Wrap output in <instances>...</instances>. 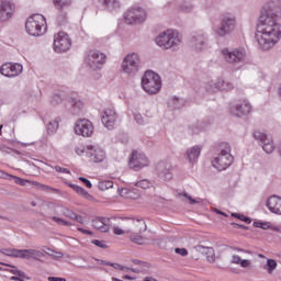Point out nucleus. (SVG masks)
<instances>
[{
  "instance_id": "nucleus-3",
  "label": "nucleus",
  "mask_w": 281,
  "mask_h": 281,
  "mask_svg": "<svg viewBox=\"0 0 281 281\" xmlns=\"http://www.w3.org/2000/svg\"><path fill=\"white\" fill-rule=\"evenodd\" d=\"M234 164V156H232V147L227 143L220 144L218 155L212 161V166L216 170H227Z\"/></svg>"
},
{
  "instance_id": "nucleus-12",
  "label": "nucleus",
  "mask_w": 281,
  "mask_h": 281,
  "mask_svg": "<svg viewBox=\"0 0 281 281\" xmlns=\"http://www.w3.org/2000/svg\"><path fill=\"white\" fill-rule=\"evenodd\" d=\"M222 54L226 63H229L231 65H234V63H243L246 56L244 48L234 49L233 52L226 48L222 50Z\"/></svg>"
},
{
  "instance_id": "nucleus-36",
  "label": "nucleus",
  "mask_w": 281,
  "mask_h": 281,
  "mask_svg": "<svg viewBox=\"0 0 281 281\" xmlns=\"http://www.w3.org/2000/svg\"><path fill=\"white\" fill-rule=\"evenodd\" d=\"M32 184H33V186H36V188H37L38 190H43V191H45V190H50V192H56L57 194H58V192H60V190H58V189L52 188V187H49V186H47V184H42V183L36 182V181H33Z\"/></svg>"
},
{
  "instance_id": "nucleus-8",
  "label": "nucleus",
  "mask_w": 281,
  "mask_h": 281,
  "mask_svg": "<svg viewBox=\"0 0 281 281\" xmlns=\"http://www.w3.org/2000/svg\"><path fill=\"white\" fill-rule=\"evenodd\" d=\"M123 221H125L124 225L127 227L126 234H142V232L148 229L144 220L123 217Z\"/></svg>"
},
{
  "instance_id": "nucleus-19",
  "label": "nucleus",
  "mask_w": 281,
  "mask_h": 281,
  "mask_svg": "<svg viewBox=\"0 0 281 281\" xmlns=\"http://www.w3.org/2000/svg\"><path fill=\"white\" fill-rule=\"evenodd\" d=\"M54 50L58 52L59 54L63 52H67L71 47V40L67 36H57L54 40Z\"/></svg>"
},
{
  "instance_id": "nucleus-46",
  "label": "nucleus",
  "mask_w": 281,
  "mask_h": 281,
  "mask_svg": "<svg viewBox=\"0 0 281 281\" xmlns=\"http://www.w3.org/2000/svg\"><path fill=\"white\" fill-rule=\"evenodd\" d=\"M63 102V97L60 94H54L50 100V104L53 106H57V104H60Z\"/></svg>"
},
{
  "instance_id": "nucleus-38",
  "label": "nucleus",
  "mask_w": 281,
  "mask_h": 281,
  "mask_svg": "<svg viewBox=\"0 0 281 281\" xmlns=\"http://www.w3.org/2000/svg\"><path fill=\"white\" fill-rule=\"evenodd\" d=\"M75 192H77V194H81V196L88 199V201H93V195L87 192V190H85L82 187H77Z\"/></svg>"
},
{
  "instance_id": "nucleus-47",
  "label": "nucleus",
  "mask_w": 281,
  "mask_h": 281,
  "mask_svg": "<svg viewBox=\"0 0 281 281\" xmlns=\"http://www.w3.org/2000/svg\"><path fill=\"white\" fill-rule=\"evenodd\" d=\"M232 216L234 218H238L239 221H244V223H248V224L251 223V218H249V217H247V216H245L243 214L232 213Z\"/></svg>"
},
{
  "instance_id": "nucleus-6",
  "label": "nucleus",
  "mask_w": 281,
  "mask_h": 281,
  "mask_svg": "<svg viewBox=\"0 0 281 281\" xmlns=\"http://www.w3.org/2000/svg\"><path fill=\"white\" fill-rule=\"evenodd\" d=\"M139 55L133 53L125 56L122 64V69L124 74H128L130 76H135L137 71H139L140 65Z\"/></svg>"
},
{
  "instance_id": "nucleus-27",
  "label": "nucleus",
  "mask_w": 281,
  "mask_h": 281,
  "mask_svg": "<svg viewBox=\"0 0 281 281\" xmlns=\"http://www.w3.org/2000/svg\"><path fill=\"white\" fill-rule=\"evenodd\" d=\"M201 155V148L199 146H193L187 150V159L190 164H196Z\"/></svg>"
},
{
  "instance_id": "nucleus-26",
  "label": "nucleus",
  "mask_w": 281,
  "mask_h": 281,
  "mask_svg": "<svg viewBox=\"0 0 281 281\" xmlns=\"http://www.w3.org/2000/svg\"><path fill=\"white\" fill-rule=\"evenodd\" d=\"M99 2L108 12H119L120 8H122L120 0H99Z\"/></svg>"
},
{
  "instance_id": "nucleus-4",
  "label": "nucleus",
  "mask_w": 281,
  "mask_h": 281,
  "mask_svg": "<svg viewBox=\"0 0 281 281\" xmlns=\"http://www.w3.org/2000/svg\"><path fill=\"white\" fill-rule=\"evenodd\" d=\"M142 88L149 95H155L161 90V77H159L155 71L147 70L142 78Z\"/></svg>"
},
{
  "instance_id": "nucleus-41",
  "label": "nucleus",
  "mask_w": 281,
  "mask_h": 281,
  "mask_svg": "<svg viewBox=\"0 0 281 281\" xmlns=\"http://www.w3.org/2000/svg\"><path fill=\"white\" fill-rule=\"evenodd\" d=\"M54 4L56 5V8H59L61 10V8H67V5H70L71 0H54Z\"/></svg>"
},
{
  "instance_id": "nucleus-29",
  "label": "nucleus",
  "mask_w": 281,
  "mask_h": 281,
  "mask_svg": "<svg viewBox=\"0 0 281 281\" xmlns=\"http://www.w3.org/2000/svg\"><path fill=\"white\" fill-rule=\"evenodd\" d=\"M215 87L216 89H220V91H232L234 89V85L232 82L223 79L217 80Z\"/></svg>"
},
{
  "instance_id": "nucleus-53",
  "label": "nucleus",
  "mask_w": 281,
  "mask_h": 281,
  "mask_svg": "<svg viewBox=\"0 0 281 281\" xmlns=\"http://www.w3.org/2000/svg\"><path fill=\"white\" fill-rule=\"evenodd\" d=\"M184 199H188L190 205H195V203H199V200L193 199L192 196H190V194L188 193H183Z\"/></svg>"
},
{
  "instance_id": "nucleus-11",
  "label": "nucleus",
  "mask_w": 281,
  "mask_h": 281,
  "mask_svg": "<svg viewBox=\"0 0 281 281\" xmlns=\"http://www.w3.org/2000/svg\"><path fill=\"white\" fill-rule=\"evenodd\" d=\"M149 161L146 155L139 154L137 151H133L132 156L128 161V167L132 170H142V168H146L148 166Z\"/></svg>"
},
{
  "instance_id": "nucleus-55",
  "label": "nucleus",
  "mask_w": 281,
  "mask_h": 281,
  "mask_svg": "<svg viewBox=\"0 0 281 281\" xmlns=\"http://www.w3.org/2000/svg\"><path fill=\"white\" fill-rule=\"evenodd\" d=\"M79 181H81V183L86 184V187L88 188H93V184L91 183V181H89V179L85 177H79Z\"/></svg>"
},
{
  "instance_id": "nucleus-22",
  "label": "nucleus",
  "mask_w": 281,
  "mask_h": 281,
  "mask_svg": "<svg viewBox=\"0 0 281 281\" xmlns=\"http://www.w3.org/2000/svg\"><path fill=\"white\" fill-rule=\"evenodd\" d=\"M111 218L109 217H98L95 220H92V227L94 229H98L99 232L106 233L109 229H111V226H109V222Z\"/></svg>"
},
{
  "instance_id": "nucleus-31",
  "label": "nucleus",
  "mask_w": 281,
  "mask_h": 281,
  "mask_svg": "<svg viewBox=\"0 0 281 281\" xmlns=\"http://www.w3.org/2000/svg\"><path fill=\"white\" fill-rule=\"evenodd\" d=\"M43 251H44V254H46V256H49L54 260H58L59 258H63V252L61 251L52 250L47 246L43 247Z\"/></svg>"
},
{
  "instance_id": "nucleus-37",
  "label": "nucleus",
  "mask_w": 281,
  "mask_h": 281,
  "mask_svg": "<svg viewBox=\"0 0 281 281\" xmlns=\"http://www.w3.org/2000/svg\"><path fill=\"white\" fill-rule=\"evenodd\" d=\"M98 188L102 192H104L105 190H111V188H113V181L111 180L100 181L98 184Z\"/></svg>"
},
{
  "instance_id": "nucleus-33",
  "label": "nucleus",
  "mask_w": 281,
  "mask_h": 281,
  "mask_svg": "<svg viewBox=\"0 0 281 281\" xmlns=\"http://www.w3.org/2000/svg\"><path fill=\"white\" fill-rule=\"evenodd\" d=\"M263 269L268 271V273H273V271L278 269V262L273 259H268L267 263L263 266Z\"/></svg>"
},
{
  "instance_id": "nucleus-52",
  "label": "nucleus",
  "mask_w": 281,
  "mask_h": 281,
  "mask_svg": "<svg viewBox=\"0 0 281 281\" xmlns=\"http://www.w3.org/2000/svg\"><path fill=\"white\" fill-rule=\"evenodd\" d=\"M239 265H240V267L243 269H249V268H251V260H249V259H241Z\"/></svg>"
},
{
  "instance_id": "nucleus-21",
  "label": "nucleus",
  "mask_w": 281,
  "mask_h": 281,
  "mask_svg": "<svg viewBox=\"0 0 281 281\" xmlns=\"http://www.w3.org/2000/svg\"><path fill=\"white\" fill-rule=\"evenodd\" d=\"M267 207L272 214H281V198L272 195L267 201Z\"/></svg>"
},
{
  "instance_id": "nucleus-18",
  "label": "nucleus",
  "mask_w": 281,
  "mask_h": 281,
  "mask_svg": "<svg viewBox=\"0 0 281 281\" xmlns=\"http://www.w3.org/2000/svg\"><path fill=\"white\" fill-rule=\"evenodd\" d=\"M251 113V104L247 101H241L231 108V114L234 117H244V115H249Z\"/></svg>"
},
{
  "instance_id": "nucleus-60",
  "label": "nucleus",
  "mask_w": 281,
  "mask_h": 281,
  "mask_svg": "<svg viewBox=\"0 0 281 281\" xmlns=\"http://www.w3.org/2000/svg\"><path fill=\"white\" fill-rule=\"evenodd\" d=\"M78 232H81V234H86L87 236H93V232L85 229L82 227H78Z\"/></svg>"
},
{
  "instance_id": "nucleus-23",
  "label": "nucleus",
  "mask_w": 281,
  "mask_h": 281,
  "mask_svg": "<svg viewBox=\"0 0 281 281\" xmlns=\"http://www.w3.org/2000/svg\"><path fill=\"white\" fill-rule=\"evenodd\" d=\"M195 251H199L200 254L206 255L207 262L214 263L216 262V254L214 252V248L212 247H205L203 245H196L194 246Z\"/></svg>"
},
{
  "instance_id": "nucleus-58",
  "label": "nucleus",
  "mask_w": 281,
  "mask_h": 281,
  "mask_svg": "<svg viewBox=\"0 0 281 281\" xmlns=\"http://www.w3.org/2000/svg\"><path fill=\"white\" fill-rule=\"evenodd\" d=\"M241 260H243V259H240V257H239L238 255H234V256L232 257L231 262H232V265H240Z\"/></svg>"
},
{
  "instance_id": "nucleus-10",
  "label": "nucleus",
  "mask_w": 281,
  "mask_h": 281,
  "mask_svg": "<svg viewBox=\"0 0 281 281\" xmlns=\"http://www.w3.org/2000/svg\"><path fill=\"white\" fill-rule=\"evenodd\" d=\"M86 157L92 161V164H102L106 159V153L93 145L87 146Z\"/></svg>"
},
{
  "instance_id": "nucleus-61",
  "label": "nucleus",
  "mask_w": 281,
  "mask_h": 281,
  "mask_svg": "<svg viewBox=\"0 0 281 281\" xmlns=\"http://www.w3.org/2000/svg\"><path fill=\"white\" fill-rule=\"evenodd\" d=\"M193 5L189 4V3H184L183 7H181V10H183L184 12H190L191 10H193Z\"/></svg>"
},
{
  "instance_id": "nucleus-62",
  "label": "nucleus",
  "mask_w": 281,
  "mask_h": 281,
  "mask_svg": "<svg viewBox=\"0 0 281 281\" xmlns=\"http://www.w3.org/2000/svg\"><path fill=\"white\" fill-rule=\"evenodd\" d=\"M74 221H76L77 223H80L81 225L85 224V217H82V215L76 214Z\"/></svg>"
},
{
  "instance_id": "nucleus-32",
  "label": "nucleus",
  "mask_w": 281,
  "mask_h": 281,
  "mask_svg": "<svg viewBox=\"0 0 281 281\" xmlns=\"http://www.w3.org/2000/svg\"><path fill=\"white\" fill-rule=\"evenodd\" d=\"M70 104L72 106V113L77 114V113H80V111H82V101H80L79 99L77 98H72L70 99Z\"/></svg>"
},
{
  "instance_id": "nucleus-44",
  "label": "nucleus",
  "mask_w": 281,
  "mask_h": 281,
  "mask_svg": "<svg viewBox=\"0 0 281 281\" xmlns=\"http://www.w3.org/2000/svg\"><path fill=\"white\" fill-rule=\"evenodd\" d=\"M192 46L194 47V49H198V52H201V49H203V41L196 37H193Z\"/></svg>"
},
{
  "instance_id": "nucleus-14",
  "label": "nucleus",
  "mask_w": 281,
  "mask_h": 281,
  "mask_svg": "<svg viewBox=\"0 0 281 281\" xmlns=\"http://www.w3.org/2000/svg\"><path fill=\"white\" fill-rule=\"evenodd\" d=\"M254 138L262 144V149L265 150V153H267V155H271V153L276 150L273 139L267 137V134L257 131L254 133Z\"/></svg>"
},
{
  "instance_id": "nucleus-15",
  "label": "nucleus",
  "mask_w": 281,
  "mask_h": 281,
  "mask_svg": "<svg viewBox=\"0 0 281 281\" xmlns=\"http://www.w3.org/2000/svg\"><path fill=\"white\" fill-rule=\"evenodd\" d=\"M23 71V65L21 64H12V63H7L3 64L0 68V72L2 76H5L7 78H14L19 76Z\"/></svg>"
},
{
  "instance_id": "nucleus-48",
  "label": "nucleus",
  "mask_w": 281,
  "mask_h": 281,
  "mask_svg": "<svg viewBox=\"0 0 281 281\" xmlns=\"http://www.w3.org/2000/svg\"><path fill=\"white\" fill-rule=\"evenodd\" d=\"M63 215L66 216V218H70V221H74V218H76V212H74L69 209H65L63 211Z\"/></svg>"
},
{
  "instance_id": "nucleus-56",
  "label": "nucleus",
  "mask_w": 281,
  "mask_h": 281,
  "mask_svg": "<svg viewBox=\"0 0 281 281\" xmlns=\"http://www.w3.org/2000/svg\"><path fill=\"white\" fill-rule=\"evenodd\" d=\"M55 170L56 172H64L65 175H71V171H69V169L63 168L60 166H55Z\"/></svg>"
},
{
  "instance_id": "nucleus-30",
  "label": "nucleus",
  "mask_w": 281,
  "mask_h": 281,
  "mask_svg": "<svg viewBox=\"0 0 281 281\" xmlns=\"http://www.w3.org/2000/svg\"><path fill=\"white\" fill-rule=\"evenodd\" d=\"M154 34H158V36H179V31L175 29H167L159 32V27H155Z\"/></svg>"
},
{
  "instance_id": "nucleus-24",
  "label": "nucleus",
  "mask_w": 281,
  "mask_h": 281,
  "mask_svg": "<svg viewBox=\"0 0 281 281\" xmlns=\"http://www.w3.org/2000/svg\"><path fill=\"white\" fill-rule=\"evenodd\" d=\"M158 177L165 179V181H170L172 179V173L170 172V165L166 162H158L156 166Z\"/></svg>"
},
{
  "instance_id": "nucleus-39",
  "label": "nucleus",
  "mask_w": 281,
  "mask_h": 281,
  "mask_svg": "<svg viewBox=\"0 0 281 281\" xmlns=\"http://www.w3.org/2000/svg\"><path fill=\"white\" fill-rule=\"evenodd\" d=\"M137 188H142L143 190H148L153 186V182L150 180L144 179L135 183Z\"/></svg>"
},
{
  "instance_id": "nucleus-59",
  "label": "nucleus",
  "mask_w": 281,
  "mask_h": 281,
  "mask_svg": "<svg viewBox=\"0 0 281 281\" xmlns=\"http://www.w3.org/2000/svg\"><path fill=\"white\" fill-rule=\"evenodd\" d=\"M114 234L116 236H122L123 234H126V232L117 226H114V229H113Z\"/></svg>"
},
{
  "instance_id": "nucleus-50",
  "label": "nucleus",
  "mask_w": 281,
  "mask_h": 281,
  "mask_svg": "<svg viewBox=\"0 0 281 281\" xmlns=\"http://www.w3.org/2000/svg\"><path fill=\"white\" fill-rule=\"evenodd\" d=\"M67 21V13L65 12H60L58 15H57V23L59 25H64V23Z\"/></svg>"
},
{
  "instance_id": "nucleus-63",
  "label": "nucleus",
  "mask_w": 281,
  "mask_h": 281,
  "mask_svg": "<svg viewBox=\"0 0 281 281\" xmlns=\"http://www.w3.org/2000/svg\"><path fill=\"white\" fill-rule=\"evenodd\" d=\"M110 267H113V269H119L120 271H124V266L120 263L110 262Z\"/></svg>"
},
{
  "instance_id": "nucleus-25",
  "label": "nucleus",
  "mask_w": 281,
  "mask_h": 281,
  "mask_svg": "<svg viewBox=\"0 0 281 281\" xmlns=\"http://www.w3.org/2000/svg\"><path fill=\"white\" fill-rule=\"evenodd\" d=\"M278 41H280V36H276V38L260 36L257 40V43L261 47V49H271V47H273V45H276Z\"/></svg>"
},
{
  "instance_id": "nucleus-34",
  "label": "nucleus",
  "mask_w": 281,
  "mask_h": 281,
  "mask_svg": "<svg viewBox=\"0 0 281 281\" xmlns=\"http://www.w3.org/2000/svg\"><path fill=\"white\" fill-rule=\"evenodd\" d=\"M151 244L159 249H166L167 241L162 237L151 238Z\"/></svg>"
},
{
  "instance_id": "nucleus-42",
  "label": "nucleus",
  "mask_w": 281,
  "mask_h": 281,
  "mask_svg": "<svg viewBox=\"0 0 281 281\" xmlns=\"http://www.w3.org/2000/svg\"><path fill=\"white\" fill-rule=\"evenodd\" d=\"M47 131L48 133H56V131H58V121L57 120L50 121L47 124Z\"/></svg>"
},
{
  "instance_id": "nucleus-51",
  "label": "nucleus",
  "mask_w": 281,
  "mask_h": 281,
  "mask_svg": "<svg viewBox=\"0 0 281 281\" xmlns=\"http://www.w3.org/2000/svg\"><path fill=\"white\" fill-rule=\"evenodd\" d=\"M92 245H95L97 247H100L101 249H106V241L104 240H98V239H93L92 240Z\"/></svg>"
},
{
  "instance_id": "nucleus-17",
  "label": "nucleus",
  "mask_w": 281,
  "mask_h": 281,
  "mask_svg": "<svg viewBox=\"0 0 281 281\" xmlns=\"http://www.w3.org/2000/svg\"><path fill=\"white\" fill-rule=\"evenodd\" d=\"M234 30H236V18L234 15L224 16L217 34L224 36L225 34H232Z\"/></svg>"
},
{
  "instance_id": "nucleus-40",
  "label": "nucleus",
  "mask_w": 281,
  "mask_h": 281,
  "mask_svg": "<svg viewBox=\"0 0 281 281\" xmlns=\"http://www.w3.org/2000/svg\"><path fill=\"white\" fill-rule=\"evenodd\" d=\"M52 221L57 223V225H64L65 227H71V225H72L71 222L65 221V220H63L60 217H56V216H53Z\"/></svg>"
},
{
  "instance_id": "nucleus-5",
  "label": "nucleus",
  "mask_w": 281,
  "mask_h": 281,
  "mask_svg": "<svg viewBox=\"0 0 281 281\" xmlns=\"http://www.w3.org/2000/svg\"><path fill=\"white\" fill-rule=\"evenodd\" d=\"M148 19V13L142 7H134L124 13V21L127 25H139Z\"/></svg>"
},
{
  "instance_id": "nucleus-45",
  "label": "nucleus",
  "mask_w": 281,
  "mask_h": 281,
  "mask_svg": "<svg viewBox=\"0 0 281 281\" xmlns=\"http://www.w3.org/2000/svg\"><path fill=\"white\" fill-rule=\"evenodd\" d=\"M254 227H260L261 229H271V225L268 222H254Z\"/></svg>"
},
{
  "instance_id": "nucleus-2",
  "label": "nucleus",
  "mask_w": 281,
  "mask_h": 281,
  "mask_svg": "<svg viewBox=\"0 0 281 281\" xmlns=\"http://www.w3.org/2000/svg\"><path fill=\"white\" fill-rule=\"evenodd\" d=\"M25 30L29 36H45L47 34V20L43 14H33L26 19Z\"/></svg>"
},
{
  "instance_id": "nucleus-35",
  "label": "nucleus",
  "mask_w": 281,
  "mask_h": 281,
  "mask_svg": "<svg viewBox=\"0 0 281 281\" xmlns=\"http://www.w3.org/2000/svg\"><path fill=\"white\" fill-rule=\"evenodd\" d=\"M130 240H132L135 245H146V240H148V238L143 237L139 234H134L130 237Z\"/></svg>"
},
{
  "instance_id": "nucleus-64",
  "label": "nucleus",
  "mask_w": 281,
  "mask_h": 281,
  "mask_svg": "<svg viewBox=\"0 0 281 281\" xmlns=\"http://www.w3.org/2000/svg\"><path fill=\"white\" fill-rule=\"evenodd\" d=\"M48 281H67V279L60 277H48Z\"/></svg>"
},
{
  "instance_id": "nucleus-28",
  "label": "nucleus",
  "mask_w": 281,
  "mask_h": 281,
  "mask_svg": "<svg viewBox=\"0 0 281 281\" xmlns=\"http://www.w3.org/2000/svg\"><path fill=\"white\" fill-rule=\"evenodd\" d=\"M25 260H30V258H33V260H37L38 262H43V257H45V254H43L41 250L36 249H25Z\"/></svg>"
},
{
  "instance_id": "nucleus-57",
  "label": "nucleus",
  "mask_w": 281,
  "mask_h": 281,
  "mask_svg": "<svg viewBox=\"0 0 281 281\" xmlns=\"http://www.w3.org/2000/svg\"><path fill=\"white\" fill-rule=\"evenodd\" d=\"M0 179H7L8 181H12V175H9L3 170H0Z\"/></svg>"
},
{
  "instance_id": "nucleus-13",
  "label": "nucleus",
  "mask_w": 281,
  "mask_h": 281,
  "mask_svg": "<svg viewBox=\"0 0 281 281\" xmlns=\"http://www.w3.org/2000/svg\"><path fill=\"white\" fill-rule=\"evenodd\" d=\"M76 135H82V137H91L93 135V123L83 119L79 120L75 125Z\"/></svg>"
},
{
  "instance_id": "nucleus-7",
  "label": "nucleus",
  "mask_w": 281,
  "mask_h": 281,
  "mask_svg": "<svg viewBox=\"0 0 281 281\" xmlns=\"http://www.w3.org/2000/svg\"><path fill=\"white\" fill-rule=\"evenodd\" d=\"M86 63L90 69H100L106 63V55L100 50H89Z\"/></svg>"
},
{
  "instance_id": "nucleus-54",
  "label": "nucleus",
  "mask_w": 281,
  "mask_h": 281,
  "mask_svg": "<svg viewBox=\"0 0 281 281\" xmlns=\"http://www.w3.org/2000/svg\"><path fill=\"white\" fill-rule=\"evenodd\" d=\"M175 254H179V256L186 257V256H188V249H186V248H176Z\"/></svg>"
},
{
  "instance_id": "nucleus-49",
  "label": "nucleus",
  "mask_w": 281,
  "mask_h": 281,
  "mask_svg": "<svg viewBox=\"0 0 281 281\" xmlns=\"http://www.w3.org/2000/svg\"><path fill=\"white\" fill-rule=\"evenodd\" d=\"M12 179L14 180V183H18V186H27V183H31L29 180L19 178L16 176H12Z\"/></svg>"
},
{
  "instance_id": "nucleus-9",
  "label": "nucleus",
  "mask_w": 281,
  "mask_h": 281,
  "mask_svg": "<svg viewBox=\"0 0 281 281\" xmlns=\"http://www.w3.org/2000/svg\"><path fill=\"white\" fill-rule=\"evenodd\" d=\"M16 5L11 0H0V23H5L14 16Z\"/></svg>"
},
{
  "instance_id": "nucleus-16",
  "label": "nucleus",
  "mask_w": 281,
  "mask_h": 281,
  "mask_svg": "<svg viewBox=\"0 0 281 281\" xmlns=\"http://www.w3.org/2000/svg\"><path fill=\"white\" fill-rule=\"evenodd\" d=\"M155 43L161 49H170L171 47H177L181 40H179V36H157Z\"/></svg>"
},
{
  "instance_id": "nucleus-20",
  "label": "nucleus",
  "mask_w": 281,
  "mask_h": 281,
  "mask_svg": "<svg viewBox=\"0 0 281 281\" xmlns=\"http://www.w3.org/2000/svg\"><path fill=\"white\" fill-rule=\"evenodd\" d=\"M102 124H104L105 128H113L115 126V122L117 120V114L115 113L114 110L108 109L104 112V115L102 116Z\"/></svg>"
},
{
  "instance_id": "nucleus-1",
  "label": "nucleus",
  "mask_w": 281,
  "mask_h": 281,
  "mask_svg": "<svg viewBox=\"0 0 281 281\" xmlns=\"http://www.w3.org/2000/svg\"><path fill=\"white\" fill-rule=\"evenodd\" d=\"M281 12L279 1L267 2L260 11L256 32L261 36H281V24L273 19V14Z\"/></svg>"
},
{
  "instance_id": "nucleus-43",
  "label": "nucleus",
  "mask_w": 281,
  "mask_h": 281,
  "mask_svg": "<svg viewBox=\"0 0 281 281\" xmlns=\"http://www.w3.org/2000/svg\"><path fill=\"white\" fill-rule=\"evenodd\" d=\"M27 255H25V249H14L13 248V255L12 258H26Z\"/></svg>"
}]
</instances>
